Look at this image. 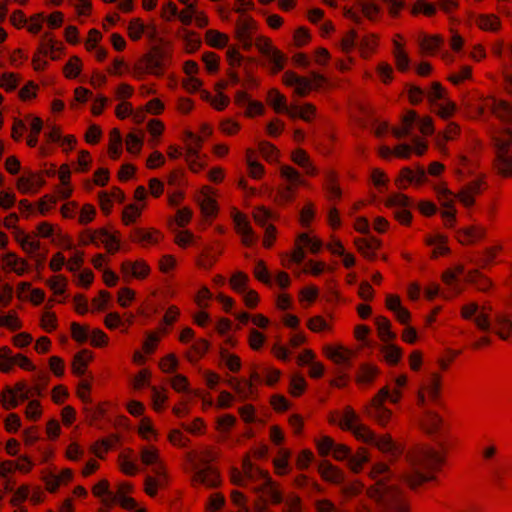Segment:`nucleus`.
<instances>
[{"instance_id":"f257e3e1","label":"nucleus","mask_w":512,"mask_h":512,"mask_svg":"<svg viewBox=\"0 0 512 512\" xmlns=\"http://www.w3.org/2000/svg\"><path fill=\"white\" fill-rule=\"evenodd\" d=\"M405 460L410 467L402 474L403 483L417 492L426 483L436 482L437 474L445 466L443 455L429 444H415L406 454Z\"/></svg>"},{"instance_id":"f03ea898","label":"nucleus","mask_w":512,"mask_h":512,"mask_svg":"<svg viewBox=\"0 0 512 512\" xmlns=\"http://www.w3.org/2000/svg\"><path fill=\"white\" fill-rule=\"evenodd\" d=\"M173 52V44L169 40L156 39L149 50L134 64V75L138 79H142L145 74L162 77L172 64Z\"/></svg>"},{"instance_id":"7ed1b4c3","label":"nucleus","mask_w":512,"mask_h":512,"mask_svg":"<svg viewBox=\"0 0 512 512\" xmlns=\"http://www.w3.org/2000/svg\"><path fill=\"white\" fill-rule=\"evenodd\" d=\"M366 494L381 505L382 512H409L403 492L395 486H387L382 479L370 486Z\"/></svg>"},{"instance_id":"20e7f679","label":"nucleus","mask_w":512,"mask_h":512,"mask_svg":"<svg viewBox=\"0 0 512 512\" xmlns=\"http://www.w3.org/2000/svg\"><path fill=\"white\" fill-rule=\"evenodd\" d=\"M475 111L476 116H483L486 112H490L500 122L512 125V103L508 100L487 96L481 99Z\"/></svg>"},{"instance_id":"39448f33","label":"nucleus","mask_w":512,"mask_h":512,"mask_svg":"<svg viewBox=\"0 0 512 512\" xmlns=\"http://www.w3.org/2000/svg\"><path fill=\"white\" fill-rule=\"evenodd\" d=\"M389 397V386L382 387L365 406V415L379 426L386 427L392 417V411L384 406Z\"/></svg>"},{"instance_id":"423d86ee","label":"nucleus","mask_w":512,"mask_h":512,"mask_svg":"<svg viewBox=\"0 0 512 512\" xmlns=\"http://www.w3.org/2000/svg\"><path fill=\"white\" fill-rule=\"evenodd\" d=\"M164 238L163 233L156 228L134 227L130 230L128 239L130 242L139 244L143 248L154 246Z\"/></svg>"},{"instance_id":"0eeeda50","label":"nucleus","mask_w":512,"mask_h":512,"mask_svg":"<svg viewBox=\"0 0 512 512\" xmlns=\"http://www.w3.org/2000/svg\"><path fill=\"white\" fill-rule=\"evenodd\" d=\"M231 217L233 219L236 233L242 238V244L246 247H250L255 244L257 237L255 236L246 214L234 207L231 210Z\"/></svg>"},{"instance_id":"6e6552de","label":"nucleus","mask_w":512,"mask_h":512,"mask_svg":"<svg viewBox=\"0 0 512 512\" xmlns=\"http://www.w3.org/2000/svg\"><path fill=\"white\" fill-rule=\"evenodd\" d=\"M120 272L123 279L127 282V278L145 280L150 275L151 268L144 259H137L135 261L125 260L120 265Z\"/></svg>"},{"instance_id":"1a4fd4ad","label":"nucleus","mask_w":512,"mask_h":512,"mask_svg":"<svg viewBox=\"0 0 512 512\" xmlns=\"http://www.w3.org/2000/svg\"><path fill=\"white\" fill-rule=\"evenodd\" d=\"M223 251L224 246L219 241L206 245L196 259V266L200 269L210 270L216 264Z\"/></svg>"},{"instance_id":"9d476101","label":"nucleus","mask_w":512,"mask_h":512,"mask_svg":"<svg viewBox=\"0 0 512 512\" xmlns=\"http://www.w3.org/2000/svg\"><path fill=\"white\" fill-rule=\"evenodd\" d=\"M487 236V229L482 225H469L456 230L455 238L465 246L475 245Z\"/></svg>"},{"instance_id":"9b49d317","label":"nucleus","mask_w":512,"mask_h":512,"mask_svg":"<svg viewBox=\"0 0 512 512\" xmlns=\"http://www.w3.org/2000/svg\"><path fill=\"white\" fill-rule=\"evenodd\" d=\"M381 370L372 363H361L355 373V383L361 389L370 388L380 376Z\"/></svg>"},{"instance_id":"f8f14e48","label":"nucleus","mask_w":512,"mask_h":512,"mask_svg":"<svg viewBox=\"0 0 512 512\" xmlns=\"http://www.w3.org/2000/svg\"><path fill=\"white\" fill-rule=\"evenodd\" d=\"M191 483L193 486L203 484L211 488L218 487L221 483L220 473L217 468L206 466L194 473Z\"/></svg>"},{"instance_id":"ddd939ff","label":"nucleus","mask_w":512,"mask_h":512,"mask_svg":"<svg viewBox=\"0 0 512 512\" xmlns=\"http://www.w3.org/2000/svg\"><path fill=\"white\" fill-rule=\"evenodd\" d=\"M357 251L367 260L374 261L376 258L375 251L380 249L382 241L375 237H359L354 240Z\"/></svg>"},{"instance_id":"4468645a","label":"nucleus","mask_w":512,"mask_h":512,"mask_svg":"<svg viewBox=\"0 0 512 512\" xmlns=\"http://www.w3.org/2000/svg\"><path fill=\"white\" fill-rule=\"evenodd\" d=\"M372 445H374L380 452L390 454L394 458H399L404 452V446L395 442L392 436L388 433L376 436Z\"/></svg>"},{"instance_id":"2eb2a0df","label":"nucleus","mask_w":512,"mask_h":512,"mask_svg":"<svg viewBox=\"0 0 512 512\" xmlns=\"http://www.w3.org/2000/svg\"><path fill=\"white\" fill-rule=\"evenodd\" d=\"M55 51H64L63 43L55 40L51 32H45L41 36L39 46L35 52L43 56L49 55L51 60L56 61L59 59V55H55Z\"/></svg>"},{"instance_id":"dca6fc26","label":"nucleus","mask_w":512,"mask_h":512,"mask_svg":"<svg viewBox=\"0 0 512 512\" xmlns=\"http://www.w3.org/2000/svg\"><path fill=\"white\" fill-rule=\"evenodd\" d=\"M318 473L321 478L332 484H341L344 479V471L329 460H322L318 465Z\"/></svg>"},{"instance_id":"f3484780","label":"nucleus","mask_w":512,"mask_h":512,"mask_svg":"<svg viewBox=\"0 0 512 512\" xmlns=\"http://www.w3.org/2000/svg\"><path fill=\"white\" fill-rule=\"evenodd\" d=\"M495 153L512 155V127H505L493 136Z\"/></svg>"},{"instance_id":"a211bd4d","label":"nucleus","mask_w":512,"mask_h":512,"mask_svg":"<svg viewBox=\"0 0 512 512\" xmlns=\"http://www.w3.org/2000/svg\"><path fill=\"white\" fill-rule=\"evenodd\" d=\"M27 389V383L25 381H18L15 383L14 388L6 387L2 393L0 402L5 410H11L18 406V401L15 394L24 392Z\"/></svg>"},{"instance_id":"6ab92c4d","label":"nucleus","mask_w":512,"mask_h":512,"mask_svg":"<svg viewBox=\"0 0 512 512\" xmlns=\"http://www.w3.org/2000/svg\"><path fill=\"white\" fill-rule=\"evenodd\" d=\"M94 359V354L89 349H82L78 351L72 359L71 371L75 376H82L86 373L87 367Z\"/></svg>"},{"instance_id":"aec40b11","label":"nucleus","mask_w":512,"mask_h":512,"mask_svg":"<svg viewBox=\"0 0 512 512\" xmlns=\"http://www.w3.org/2000/svg\"><path fill=\"white\" fill-rule=\"evenodd\" d=\"M323 354L337 365L349 363L351 358L354 356V352L352 350L341 345L337 347L326 345L323 347Z\"/></svg>"},{"instance_id":"412c9836","label":"nucleus","mask_w":512,"mask_h":512,"mask_svg":"<svg viewBox=\"0 0 512 512\" xmlns=\"http://www.w3.org/2000/svg\"><path fill=\"white\" fill-rule=\"evenodd\" d=\"M323 188L328 201L341 199L342 189L339 185V177L336 171L330 170L326 173Z\"/></svg>"},{"instance_id":"4be33fe9","label":"nucleus","mask_w":512,"mask_h":512,"mask_svg":"<svg viewBox=\"0 0 512 512\" xmlns=\"http://www.w3.org/2000/svg\"><path fill=\"white\" fill-rule=\"evenodd\" d=\"M120 441L118 434H110L109 436L95 441L90 451L99 459H105V455Z\"/></svg>"},{"instance_id":"5701e85b","label":"nucleus","mask_w":512,"mask_h":512,"mask_svg":"<svg viewBox=\"0 0 512 512\" xmlns=\"http://www.w3.org/2000/svg\"><path fill=\"white\" fill-rule=\"evenodd\" d=\"M257 29L258 24L252 16L239 17L235 23V38L253 37Z\"/></svg>"},{"instance_id":"b1692460","label":"nucleus","mask_w":512,"mask_h":512,"mask_svg":"<svg viewBox=\"0 0 512 512\" xmlns=\"http://www.w3.org/2000/svg\"><path fill=\"white\" fill-rule=\"evenodd\" d=\"M46 184L45 179L42 177V173H31L30 176H22L18 178L16 187L22 194H28L33 186L36 187L35 192L42 188Z\"/></svg>"},{"instance_id":"393cba45","label":"nucleus","mask_w":512,"mask_h":512,"mask_svg":"<svg viewBox=\"0 0 512 512\" xmlns=\"http://www.w3.org/2000/svg\"><path fill=\"white\" fill-rule=\"evenodd\" d=\"M465 282L475 286L477 291L486 293L493 287L492 280L481 273L478 269H473L467 272Z\"/></svg>"},{"instance_id":"a878e982","label":"nucleus","mask_w":512,"mask_h":512,"mask_svg":"<svg viewBox=\"0 0 512 512\" xmlns=\"http://www.w3.org/2000/svg\"><path fill=\"white\" fill-rule=\"evenodd\" d=\"M101 241L105 249L110 254H115L120 250V232L115 231L110 234L106 228L97 229V241Z\"/></svg>"},{"instance_id":"bb28decb","label":"nucleus","mask_w":512,"mask_h":512,"mask_svg":"<svg viewBox=\"0 0 512 512\" xmlns=\"http://www.w3.org/2000/svg\"><path fill=\"white\" fill-rule=\"evenodd\" d=\"M420 426L426 434L433 435L441 431L443 420L436 412L426 411L421 419Z\"/></svg>"},{"instance_id":"cd10ccee","label":"nucleus","mask_w":512,"mask_h":512,"mask_svg":"<svg viewBox=\"0 0 512 512\" xmlns=\"http://www.w3.org/2000/svg\"><path fill=\"white\" fill-rule=\"evenodd\" d=\"M291 161L304 168L309 176H316L318 174V170L311 162L309 154L302 148H297L291 152Z\"/></svg>"},{"instance_id":"c85d7f7f","label":"nucleus","mask_w":512,"mask_h":512,"mask_svg":"<svg viewBox=\"0 0 512 512\" xmlns=\"http://www.w3.org/2000/svg\"><path fill=\"white\" fill-rule=\"evenodd\" d=\"M428 395L432 402H438L441 397L442 390V376L438 372H433L430 375L429 382L420 387Z\"/></svg>"},{"instance_id":"c756f323","label":"nucleus","mask_w":512,"mask_h":512,"mask_svg":"<svg viewBox=\"0 0 512 512\" xmlns=\"http://www.w3.org/2000/svg\"><path fill=\"white\" fill-rule=\"evenodd\" d=\"M417 117L418 114L415 110H408L407 113L402 117L401 126L392 128L393 136L396 139H403L410 135Z\"/></svg>"},{"instance_id":"7c9ffc66","label":"nucleus","mask_w":512,"mask_h":512,"mask_svg":"<svg viewBox=\"0 0 512 512\" xmlns=\"http://www.w3.org/2000/svg\"><path fill=\"white\" fill-rule=\"evenodd\" d=\"M493 169L504 179L512 178V155L497 154L493 160Z\"/></svg>"},{"instance_id":"2f4dec72","label":"nucleus","mask_w":512,"mask_h":512,"mask_svg":"<svg viewBox=\"0 0 512 512\" xmlns=\"http://www.w3.org/2000/svg\"><path fill=\"white\" fill-rule=\"evenodd\" d=\"M110 407V403L107 401L98 403L95 407L88 406L85 404L83 408V414L85 416V421L90 425H94L97 421L104 418L108 408Z\"/></svg>"},{"instance_id":"473e14b6","label":"nucleus","mask_w":512,"mask_h":512,"mask_svg":"<svg viewBox=\"0 0 512 512\" xmlns=\"http://www.w3.org/2000/svg\"><path fill=\"white\" fill-rule=\"evenodd\" d=\"M496 335L506 341L512 336V320L504 313H497L494 318Z\"/></svg>"},{"instance_id":"72a5a7b5","label":"nucleus","mask_w":512,"mask_h":512,"mask_svg":"<svg viewBox=\"0 0 512 512\" xmlns=\"http://www.w3.org/2000/svg\"><path fill=\"white\" fill-rule=\"evenodd\" d=\"M370 460L369 451L365 447H359L355 454H351L348 458L347 466L353 473H360L363 470L364 464Z\"/></svg>"},{"instance_id":"f704fd0d","label":"nucleus","mask_w":512,"mask_h":512,"mask_svg":"<svg viewBox=\"0 0 512 512\" xmlns=\"http://www.w3.org/2000/svg\"><path fill=\"white\" fill-rule=\"evenodd\" d=\"M266 102L277 114H284L287 110V98L277 88L267 92Z\"/></svg>"},{"instance_id":"c9c22d12","label":"nucleus","mask_w":512,"mask_h":512,"mask_svg":"<svg viewBox=\"0 0 512 512\" xmlns=\"http://www.w3.org/2000/svg\"><path fill=\"white\" fill-rule=\"evenodd\" d=\"M375 325L378 337L382 342L388 343L397 338L396 333L391 330V321L386 316H377L375 318Z\"/></svg>"},{"instance_id":"e433bc0d","label":"nucleus","mask_w":512,"mask_h":512,"mask_svg":"<svg viewBox=\"0 0 512 512\" xmlns=\"http://www.w3.org/2000/svg\"><path fill=\"white\" fill-rule=\"evenodd\" d=\"M447 242L448 237L443 234H437L426 239L427 245L436 246L431 253V259H437L440 256H446L450 253V248L447 246Z\"/></svg>"},{"instance_id":"4c0bfd02","label":"nucleus","mask_w":512,"mask_h":512,"mask_svg":"<svg viewBox=\"0 0 512 512\" xmlns=\"http://www.w3.org/2000/svg\"><path fill=\"white\" fill-rule=\"evenodd\" d=\"M210 343L204 338H200L193 343V345L186 352L185 357L187 361L192 364L197 363L209 350Z\"/></svg>"},{"instance_id":"58836bf2","label":"nucleus","mask_w":512,"mask_h":512,"mask_svg":"<svg viewBox=\"0 0 512 512\" xmlns=\"http://www.w3.org/2000/svg\"><path fill=\"white\" fill-rule=\"evenodd\" d=\"M444 39L439 34L425 35L420 41V50L425 55H435L443 45Z\"/></svg>"},{"instance_id":"ea45409f","label":"nucleus","mask_w":512,"mask_h":512,"mask_svg":"<svg viewBox=\"0 0 512 512\" xmlns=\"http://www.w3.org/2000/svg\"><path fill=\"white\" fill-rule=\"evenodd\" d=\"M122 154V137L118 128H113L109 133L108 155L112 160H117Z\"/></svg>"},{"instance_id":"a19ab883","label":"nucleus","mask_w":512,"mask_h":512,"mask_svg":"<svg viewBox=\"0 0 512 512\" xmlns=\"http://www.w3.org/2000/svg\"><path fill=\"white\" fill-rule=\"evenodd\" d=\"M380 352L383 354V358L389 366L398 365L403 356L402 348L395 344L383 345L380 348Z\"/></svg>"},{"instance_id":"79ce46f5","label":"nucleus","mask_w":512,"mask_h":512,"mask_svg":"<svg viewBox=\"0 0 512 512\" xmlns=\"http://www.w3.org/2000/svg\"><path fill=\"white\" fill-rule=\"evenodd\" d=\"M476 24L481 30L490 32H497L501 28L500 18L495 14L478 15Z\"/></svg>"},{"instance_id":"37998d69","label":"nucleus","mask_w":512,"mask_h":512,"mask_svg":"<svg viewBox=\"0 0 512 512\" xmlns=\"http://www.w3.org/2000/svg\"><path fill=\"white\" fill-rule=\"evenodd\" d=\"M204 38L207 45L217 49H223L229 42V37L227 34L214 29L207 30L205 32Z\"/></svg>"},{"instance_id":"c03bdc74","label":"nucleus","mask_w":512,"mask_h":512,"mask_svg":"<svg viewBox=\"0 0 512 512\" xmlns=\"http://www.w3.org/2000/svg\"><path fill=\"white\" fill-rule=\"evenodd\" d=\"M378 46V36L376 34L365 35L359 45L360 56L363 59H369L376 51Z\"/></svg>"},{"instance_id":"a18cd8bd","label":"nucleus","mask_w":512,"mask_h":512,"mask_svg":"<svg viewBox=\"0 0 512 512\" xmlns=\"http://www.w3.org/2000/svg\"><path fill=\"white\" fill-rule=\"evenodd\" d=\"M298 188L290 185L279 186L274 196V202L279 206H285L294 201Z\"/></svg>"},{"instance_id":"49530a36","label":"nucleus","mask_w":512,"mask_h":512,"mask_svg":"<svg viewBox=\"0 0 512 512\" xmlns=\"http://www.w3.org/2000/svg\"><path fill=\"white\" fill-rule=\"evenodd\" d=\"M306 389L307 382L304 376L300 373L293 374L288 386V393L294 398H299L305 393Z\"/></svg>"},{"instance_id":"de8ad7c7","label":"nucleus","mask_w":512,"mask_h":512,"mask_svg":"<svg viewBox=\"0 0 512 512\" xmlns=\"http://www.w3.org/2000/svg\"><path fill=\"white\" fill-rule=\"evenodd\" d=\"M359 420V416L353 407L347 405L343 410L342 421L338 425L343 431H352L357 424H360Z\"/></svg>"},{"instance_id":"09e8293b","label":"nucleus","mask_w":512,"mask_h":512,"mask_svg":"<svg viewBox=\"0 0 512 512\" xmlns=\"http://www.w3.org/2000/svg\"><path fill=\"white\" fill-rule=\"evenodd\" d=\"M269 58V61L273 64L271 67V74L276 75L281 72L286 65L287 57L286 55L275 47L268 55H265Z\"/></svg>"},{"instance_id":"8fccbe9b","label":"nucleus","mask_w":512,"mask_h":512,"mask_svg":"<svg viewBox=\"0 0 512 512\" xmlns=\"http://www.w3.org/2000/svg\"><path fill=\"white\" fill-rule=\"evenodd\" d=\"M258 150L262 157L269 163L277 162L279 159V149L269 141H260L258 144Z\"/></svg>"},{"instance_id":"3c124183","label":"nucleus","mask_w":512,"mask_h":512,"mask_svg":"<svg viewBox=\"0 0 512 512\" xmlns=\"http://www.w3.org/2000/svg\"><path fill=\"white\" fill-rule=\"evenodd\" d=\"M133 492V485L130 482H122L118 485L116 493L111 494L110 498H103L101 501L106 506H112L117 500L128 497Z\"/></svg>"},{"instance_id":"603ef678","label":"nucleus","mask_w":512,"mask_h":512,"mask_svg":"<svg viewBox=\"0 0 512 512\" xmlns=\"http://www.w3.org/2000/svg\"><path fill=\"white\" fill-rule=\"evenodd\" d=\"M280 176L285 178L290 186L298 188L300 185L304 184L299 171L290 165H282L280 167Z\"/></svg>"},{"instance_id":"864d4df0","label":"nucleus","mask_w":512,"mask_h":512,"mask_svg":"<svg viewBox=\"0 0 512 512\" xmlns=\"http://www.w3.org/2000/svg\"><path fill=\"white\" fill-rule=\"evenodd\" d=\"M436 12L437 9L435 4L429 3L426 0H417L410 10L412 16L423 14L426 17H433L435 16Z\"/></svg>"},{"instance_id":"5fc2aeb1","label":"nucleus","mask_w":512,"mask_h":512,"mask_svg":"<svg viewBox=\"0 0 512 512\" xmlns=\"http://www.w3.org/2000/svg\"><path fill=\"white\" fill-rule=\"evenodd\" d=\"M82 70L81 59L74 55L69 58L67 63L63 66V74L67 79H75L79 76Z\"/></svg>"},{"instance_id":"6e6d98bb","label":"nucleus","mask_w":512,"mask_h":512,"mask_svg":"<svg viewBox=\"0 0 512 512\" xmlns=\"http://www.w3.org/2000/svg\"><path fill=\"white\" fill-rule=\"evenodd\" d=\"M441 279L442 281L448 285V286H451L452 287V292L451 294H442V297L446 300H450L452 299L453 297L455 296H458L459 294L462 293V289L461 288H458L457 285H456V282H457V276L452 272V269H447L445 270L442 275H441Z\"/></svg>"},{"instance_id":"4d7b16f0","label":"nucleus","mask_w":512,"mask_h":512,"mask_svg":"<svg viewBox=\"0 0 512 512\" xmlns=\"http://www.w3.org/2000/svg\"><path fill=\"white\" fill-rule=\"evenodd\" d=\"M414 173L415 171L410 167H403L394 180L395 186L399 190H406L410 184H414Z\"/></svg>"},{"instance_id":"13d9d810","label":"nucleus","mask_w":512,"mask_h":512,"mask_svg":"<svg viewBox=\"0 0 512 512\" xmlns=\"http://www.w3.org/2000/svg\"><path fill=\"white\" fill-rule=\"evenodd\" d=\"M235 392L239 395L241 400H256L258 398L257 387L252 385L250 382H246L245 379L240 380L238 386L235 387Z\"/></svg>"},{"instance_id":"bf43d9fd","label":"nucleus","mask_w":512,"mask_h":512,"mask_svg":"<svg viewBox=\"0 0 512 512\" xmlns=\"http://www.w3.org/2000/svg\"><path fill=\"white\" fill-rule=\"evenodd\" d=\"M462 353L461 350H454L447 348L437 359V364L441 371L446 372L450 366L454 363L456 358Z\"/></svg>"},{"instance_id":"052dcab7","label":"nucleus","mask_w":512,"mask_h":512,"mask_svg":"<svg viewBox=\"0 0 512 512\" xmlns=\"http://www.w3.org/2000/svg\"><path fill=\"white\" fill-rule=\"evenodd\" d=\"M502 250L503 246L501 244L486 247L482 252L483 257L479 261V266L482 269L488 268Z\"/></svg>"},{"instance_id":"680f3d73","label":"nucleus","mask_w":512,"mask_h":512,"mask_svg":"<svg viewBox=\"0 0 512 512\" xmlns=\"http://www.w3.org/2000/svg\"><path fill=\"white\" fill-rule=\"evenodd\" d=\"M20 81L21 77L19 74L14 72H5L0 75V88L4 89L6 92H12L17 88Z\"/></svg>"},{"instance_id":"e2e57ef3","label":"nucleus","mask_w":512,"mask_h":512,"mask_svg":"<svg viewBox=\"0 0 512 512\" xmlns=\"http://www.w3.org/2000/svg\"><path fill=\"white\" fill-rule=\"evenodd\" d=\"M316 215L315 205L311 201H307L300 211L299 223L303 228L310 227Z\"/></svg>"},{"instance_id":"0e129e2a","label":"nucleus","mask_w":512,"mask_h":512,"mask_svg":"<svg viewBox=\"0 0 512 512\" xmlns=\"http://www.w3.org/2000/svg\"><path fill=\"white\" fill-rule=\"evenodd\" d=\"M43 129V120L38 117H32L30 123V134L27 137V145L31 148L35 147L38 143V136Z\"/></svg>"},{"instance_id":"69168bd1","label":"nucleus","mask_w":512,"mask_h":512,"mask_svg":"<svg viewBox=\"0 0 512 512\" xmlns=\"http://www.w3.org/2000/svg\"><path fill=\"white\" fill-rule=\"evenodd\" d=\"M357 440H361L366 444L372 445L376 434L365 424H357L351 431Z\"/></svg>"},{"instance_id":"338daca9","label":"nucleus","mask_w":512,"mask_h":512,"mask_svg":"<svg viewBox=\"0 0 512 512\" xmlns=\"http://www.w3.org/2000/svg\"><path fill=\"white\" fill-rule=\"evenodd\" d=\"M142 207H138L136 204H128L122 211L121 220L124 225L129 226L137 221L141 216Z\"/></svg>"},{"instance_id":"774afa93","label":"nucleus","mask_w":512,"mask_h":512,"mask_svg":"<svg viewBox=\"0 0 512 512\" xmlns=\"http://www.w3.org/2000/svg\"><path fill=\"white\" fill-rule=\"evenodd\" d=\"M128 36L132 41H138L145 32V25L140 18H133L127 27Z\"/></svg>"}]
</instances>
